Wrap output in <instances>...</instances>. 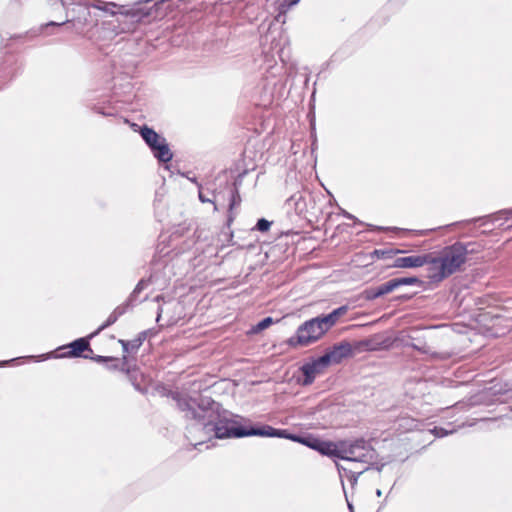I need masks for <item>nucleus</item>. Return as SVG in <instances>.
Segmentation results:
<instances>
[{"label":"nucleus","mask_w":512,"mask_h":512,"mask_svg":"<svg viewBox=\"0 0 512 512\" xmlns=\"http://www.w3.org/2000/svg\"><path fill=\"white\" fill-rule=\"evenodd\" d=\"M171 397L186 420L193 421L195 427L207 434L213 433L217 439H239L251 436L283 438L300 443L323 456L336 458L338 442L323 440L312 433H291L288 429L274 428L268 424L243 426L238 419L246 422L250 420L233 414L224 409L219 402L202 394L189 396L172 392Z\"/></svg>","instance_id":"1"},{"label":"nucleus","mask_w":512,"mask_h":512,"mask_svg":"<svg viewBox=\"0 0 512 512\" xmlns=\"http://www.w3.org/2000/svg\"><path fill=\"white\" fill-rule=\"evenodd\" d=\"M247 173L248 170L245 169L233 181H230L227 173L222 172L215 177L213 182L207 184V191L213 196L214 211H218L226 205L228 207L227 226L234 221L233 210L241 204L239 189Z\"/></svg>","instance_id":"2"},{"label":"nucleus","mask_w":512,"mask_h":512,"mask_svg":"<svg viewBox=\"0 0 512 512\" xmlns=\"http://www.w3.org/2000/svg\"><path fill=\"white\" fill-rule=\"evenodd\" d=\"M378 454L371 446L370 442L364 438L355 440H344L338 442L337 459L347 462H359L373 465L377 460Z\"/></svg>","instance_id":"3"},{"label":"nucleus","mask_w":512,"mask_h":512,"mask_svg":"<svg viewBox=\"0 0 512 512\" xmlns=\"http://www.w3.org/2000/svg\"><path fill=\"white\" fill-rule=\"evenodd\" d=\"M329 330L321 315H318L304 321L295 334L286 340V344L291 348L306 347L320 340Z\"/></svg>","instance_id":"4"},{"label":"nucleus","mask_w":512,"mask_h":512,"mask_svg":"<svg viewBox=\"0 0 512 512\" xmlns=\"http://www.w3.org/2000/svg\"><path fill=\"white\" fill-rule=\"evenodd\" d=\"M91 339L92 338H90V334H89L86 337H80V338L73 340L72 342H70L68 344L62 345L57 348V351H63V350H66V351L62 352L59 355L56 354L55 351H51L48 353L40 354L38 356L17 357V358H13L11 360L0 361V367L6 366L11 362H14V361H17L20 359H29V360L33 359L37 362H41V361H45V360H48L51 358H79V357L83 358V356L86 355V354H84L85 351L92 353V349L90 346Z\"/></svg>","instance_id":"5"},{"label":"nucleus","mask_w":512,"mask_h":512,"mask_svg":"<svg viewBox=\"0 0 512 512\" xmlns=\"http://www.w3.org/2000/svg\"><path fill=\"white\" fill-rule=\"evenodd\" d=\"M439 273L436 279H446L458 270L467 261V251L464 243L457 241L449 246L444 247L440 256Z\"/></svg>","instance_id":"6"},{"label":"nucleus","mask_w":512,"mask_h":512,"mask_svg":"<svg viewBox=\"0 0 512 512\" xmlns=\"http://www.w3.org/2000/svg\"><path fill=\"white\" fill-rule=\"evenodd\" d=\"M138 133L158 162L168 163L173 159V152L166 138L154 128L144 124L139 127Z\"/></svg>","instance_id":"7"},{"label":"nucleus","mask_w":512,"mask_h":512,"mask_svg":"<svg viewBox=\"0 0 512 512\" xmlns=\"http://www.w3.org/2000/svg\"><path fill=\"white\" fill-rule=\"evenodd\" d=\"M61 2V5L63 7H66L67 5H73L74 7L71 9V12L74 13V15L69 19L67 18L64 21L61 22H55L50 21L46 23L43 27H60L62 25H65L68 22H75L77 21L79 24L86 25L89 22V18L91 17L90 8L91 5L88 3H82L80 0H59Z\"/></svg>","instance_id":"8"},{"label":"nucleus","mask_w":512,"mask_h":512,"mask_svg":"<svg viewBox=\"0 0 512 512\" xmlns=\"http://www.w3.org/2000/svg\"><path fill=\"white\" fill-rule=\"evenodd\" d=\"M329 365L321 356L312 358L309 362L304 363L300 366L299 371L302 373L303 378L298 380V383L302 386L311 385L316 376L321 374Z\"/></svg>","instance_id":"9"},{"label":"nucleus","mask_w":512,"mask_h":512,"mask_svg":"<svg viewBox=\"0 0 512 512\" xmlns=\"http://www.w3.org/2000/svg\"><path fill=\"white\" fill-rule=\"evenodd\" d=\"M352 355V345L347 341H342L340 343L335 344L330 349L326 350L322 357L330 366L331 364H339L344 358H347Z\"/></svg>","instance_id":"10"},{"label":"nucleus","mask_w":512,"mask_h":512,"mask_svg":"<svg viewBox=\"0 0 512 512\" xmlns=\"http://www.w3.org/2000/svg\"><path fill=\"white\" fill-rule=\"evenodd\" d=\"M312 200V195L307 191H298L286 200L289 208H294L295 213L299 216L305 215L308 210V202Z\"/></svg>","instance_id":"11"},{"label":"nucleus","mask_w":512,"mask_h":512,"mask_svg":"<svg viewBox=\"0 0 512 512\" xmlns=\"http://www.w3.org/2000/svg\"><path fill=\"white\" fill-rule=\"evenodd\" d=\"M409 339L411 342L406 344L407 347H411L412 349L417 350L422 354H428L431 359L447 360L450 358V354L447 352L431 351L430 347L424 341H421L411 335H409Z\"/></svg>","instance_id":"12"},{"label":"nucleus","mask_w":512,"mask_h":512,"mask_svg":"<svg viewBox=\"0 0 512 512\" xmlns=\"http://www.w3.org/2000/svg\"><path fill=\"white\" fill-rule=\"evenodd\" d=\"M428 258L424 256V254L421 255H411V256H405V257H398L394 260L393 264L390 266L392 268H418L422 267L423 265L428 262Z\"/></svg>","instance_id":"13"},{"label":"nucleus","mask_w":512,"mask_h":512,"mask_svg":"<svg viewBox=\"0 0 512 512\" xmlns=\"http://www.w3.org/2000/svg\"><path fill=\"white\" fill-rule=\"evenodd\" d=\"M395 290L392 279L375 287H368L363 291V296L368 301H373Z\"/></svg>","instance_id":"14"},{"label":"nucleus","mask_w":512,"mask_h":512,"mask_svg":"<svg viewBox=\"0 0 512 512\" xmlns=\"http://www.w3.org/2000/svg\"><path fill=\"white\" fill-rule=\"evenodd\" d=\"M148 330L140 332L136 338L132 340H119V343L122 346V349L125 353L136 352L146 340L148 335Z\"/></svg>","instance_id":"15"},{"label":"nucleus","mask_w":512,"mask_h":512,"mask_svg":"<svg viewBox=\"0 0 512 512\" xmlns=\"http://www.w3.org/2000/svg\"><path fill=\"white\" fill-rule=\"evenodd\" d=\"M424 256H426L428 258V262H426L425 265H428V278L430 280L431 283H438V282H441L443 279H436V276L438 275L439 273V267H440V262H437L439 261V258L438 257H433L431 254H424Z\"/></svg>","instance_id":"16"},{"label":"nucleus","mask_w":512,"mask_h":512,"mask_svg":"<svg viewBox=\"0 0 512 512\" xmlns=\"http://www.w3.org/2000/svg\"><path fill=\"white\" fill-rule=\"evenodd\" d=\"M347 311H348V306L342 305V306L332 310L328 314H321V317L323 318V321H325V323L327 324L329 329H331L336 324L338 319L342 315H344Z\"/></svg>","instance_id":"17"},{"label":"nucleus","mask_w":512,"mask_h":512,"mask_svg":"<svg viewBox=\"0 0 512 512\" xmlns=\"http://www.w3.org/2000/svg\"><path fill=\"white\" fill-rule=\"evenodd\" d=\"M392 281H393V285H394L395 289H397L401 286L416 285L419 287H423V285H424V281L416 276L392 278Z\"/></svg>","instance_id":"18"},{"label":"nucleus","mask_w":512,"mask_h":512,"mask_svg":"<svg viewBox=\"0 0 512 512\" xmlns=\"http://www.w3.org/2000/svg\"><path fill=\"white\" fill-rule=\"evenodd\" d=\"M355 348L358 350L364 349L367 351H374L381 348V343L376 339V337L367 338L357 342Z\"/></svg>","instance_id":"19"},{"label":"nucleus","mask_w":512,"mask_h":512,"mask_svg":"<svg viewBox=\"0 0 512 512\" xmlns=\"http://www.w3.org/2000/svg\"><path fill=\"white\" fill-rule=\"evenodd\" d=\"M85 359H90L96 363H108V362H115L112 366L109 367V369L116 370L118 368L117 361L118 359L112 356H102V355H85L83 356Z\"/></svg>","instance_id":"20"},{"label":"nucleus","mask_w":512,"mask_h":512,"mask_svg":"<svg viewBox=\"0 0 512 512\" xmlns=\"http://www.w3.org/2000/svg\"><path fill=\"white\" fill-rule=\"evenodd\" d=\"M119 318H120V316L113 310L111 312V314L108 316V318L106 319V321L103 324H101L94 332H92L90 334V338H94L99 333H101L104 329L113 325Z\"/></svg>","instance_id":"21"},{"label":"nucleus","mask_w":512,"mask_h":512,"mask_svg":"<svg viewBox=\"0 0 512 512\" xmlns=\"http://www.w3.org/2000/svg\"><path fill=\"white\" fill-rule=\"evenodd\" d=\"M90 5L92 8H96L100 11H103V12L111 14V15L115 14V11L113 10V8L117 7V4H115L114 2H104L101 0H96L93 3H91Z\"/></svg>","instance_id":"22"},{"label":"nucleus","mask_w":512,"mask_h":512,"mask_svg":"<svg viewBox=\"0 0 512 512\" xmlns=\"http://www.w3.org/2000/svg\"><path fill=\"white\" fill-rule=\"evenodd\" d=\"M157 281V274L151 273L149 277L142 278L138 281V283L135 286V290L137 292H142L144 289H146L150 284H154Z\"/></svg>","instance_id":"23"},{"label":"nucleus","mask_w":512,"mask_h":512,"mask_svg":"<svg viewBox=\"0 0 512 512\" xmlns=\"http://www.w3.org/2000/svg\"><path fill=\"white\" fill-rule=\"evenodd\" d=\"M274 320L271 316L264 317L256 325L252 326L251 333H259L273 324Z\"/></svg>","instance_id":"24"},{"label":"nucleus","mask_w":512,"mask_h":512,"mask_svg":"<svg viewBox=\"0 0 512 512\" xmlns=\"http://www.w3.org/2000/svg\"><path fill=\"white\" fill-rule=\"evenodd\" d=\"M402 250H393V249H375L372 252L373 256H376L379 259H388L392 258L394 255L398 253H402Z\"/></svg>","instance_id":"25"},{"label":"nucleus","mask_w":512,"mask_h":512,"mask_svg":"<svg viewBox=\"0 0 512 512\" xmlns=\"http://www.w3.org/2000/svg\"><path fill=\"white\" fill-rule=\"evenodd\" d=\"M478 220H482L483 221V224H486L488 221L492 222V223H495L499 220H505V214H500V210L495 212V213H492L490 215H487V216H484V217H480V218H475V219H472L471 221L475 222V221H478Z\"/></svg>","instance_id":"26"},{"label":"nucleus","mask_w":512,"mask_h":512,"mask_svg":"<svg viewBox=\"0 0 512 512\" xmlns=\"http://www.w3.org/2000/svg\"><path fill=\"white\" fill-rule=\"evenodd\" d=\"M198 198L202 203H211L213 204V196H211L207 191V185L203 187L202 185H198Z\"/></svg>","instance_id":"27"},{"label":"nucleus","mask_w":512,"mask_h":512,"mask_svg":"<svg viewBox=\"0 0 512 512\" xmlns=\"http://www.w3.org/2000/svg\"><path fill=\"white\" fill-rule=\"evenodd\" d=\"M272 225V221L267 220L266 218H260L257 220L256 225L254 226L253 230L259 231V232H267Z\"/></svg>","instance_id":"28"},{"label":"nucleus","mask_w":512,"mask_h":512,"mask_svg":"<svg viewBox=\"0 0 512 512\" xmlns=\"http://www.w3.org/2000/svg\"><path fill=\"white\" fill-rule=\"evenodd\" d=\"M367 227L370 231H394V232H407L408 230L398 228V227H384V226H377L373 224H367Z\"/></svg>","instance_id":"29"},{"label":"nucleus","mask_w":512,"mask_h":512,"mask_svg":"<svg viewBox=\"0 0 512 512\" xmlns=\"http://www.w3.org/2000/svg\"><path fill=\"white\" fill-rule=\"evenodd\" d=\"M431 432L435 435L437 438H442L445 436H448L449 434H452L455 432V429H446L444 427L435 426Z\"/></svg>","instance_id":"30"},{"label":"nucleus","mask_w":512,"mask_h":512,"mask_svg":"<svg viewBox=\"0 0 512 512\" xmlns=\"http://www.w3.org/2000/svg\"><path fill=\"white\" fill-rule=\"evenodd\" d=\"M369 469H370V466H367L366 468H364L360 471L349 472V477L346 479L350 482L351 486L354 487L358 482L359 476Z\"/></svg>","instance_id":"31"},{"label":"nucleus","mask_w":512,"mask_h":512,"mask_svg":"<svg viewBox=\"0 0 512 512\" xmlns=\"http://www.w3.org/2000/svg\"><path fill=\"white\" fill-rule=\"evenodd\" d=\"M464 247L466 248L467 256L469 254L478 253L481 250V245L476 242L464 243Z\"/></svg>","instance_id":"32"},{"label":"nucleus","mask_w":512,"mask_h":512,"mask_svg":"<svg viewBox=\"0 0 512 512\" xmlns=\"http://www.w3.org/2000/svg\"><path fill=\"white\" fill-rule=\"evenodd\" d=\"M140 292H137L135 289L129 294L127 299L125 300L128 304L131 305L132 308H134L138 303H141L142 301H138V296Z\"/></svg>","instance_id":"33"},{"label":"nucleus","mask_w":512,"mask_h":512,"mask_svg":"<svg viewBox=\"0 0 512 512\" xmlns=\"http://www.w3.org/2000/svg\"><path fill=\"white\" fill-rule=\"evenodd\" d=\"M133 309L130 304H128L126 301H124L122 304L118 305L114 311L121 317L125 313H127L129 310Z\"/></svg>","instance_id":"34"},{"label":"nucleus","mask_w":512,"mask_h":512,"mask_svg":"<svg viewBox=\"0 0 512 512\" xmlns=\"http://www.w3.org/2000/svg\"><path fill=\"white\" fill-rule=\"evenodd\" d=\"M336 466H337V470L339 472V475L341 477V479L343 478H348L349 477V472H354L352 469L350 468H347L341 464H338L336 463Z\"/></svg>","instance_id":"35"},{"label":"nucleus","mask_w":512,"mask_h":512,"mask_svg":"<svg viewBox=\"0 0 512 512\" xmlns=\"http://www.w3.org/2000/svg\"><path fill=\"white\" fill-rule=\"evenodd\" d=\"M92 110H93V112L103 115V116H112L113 115L112 112L106 111L103 107H101L99 105H93Z\"/></svg>","instance_id":"36"},{"label":"nucleus","mask_w":512,"mask_h":512,"mask_svg":"<svg viewBox=\"0 0 512 512\" xmlns=\"http://www.w3.org/2000/svg\"><path fill=\"white\" fill-rule=\"evenodd\" d=\"M341 215H343V217H345L347 219L353 220L355 222V224H359V225L364 224L362 221H360L358 218H356L354 215H352L351 213L347 212L344 209H341Z\"/></svg>","instance_id":"37"},{"label":"nucleus","mask_w":512,"mask_h":512,"mask_svg":"<svg viewBox=\"0 0 512 512\" xmlns=\"http://www.w3.org/2000/svg\"><path fill=\"white\" fill-rule=\"evenodd\" d=\"M412 297H413V294H403V295L396 296L394 298V300L400 301V302H405V301L410 300Z\"/></svg>","instance_id":"38"},{"label":"nucleus","mask_w":512,"mask_h":512,"mask_svg":"<svg viewBox=\"0 0 512 512\" xmlns=\"http://www.w3.org/2000/svg\"><path fill=\"white\" fill-rule=\"evenodd\" d=\"M500 214H505V221H512V208L502 209L500 210Z\"/></svg>","instance_id":"39"},{"label":"nucleus","mask_w":512,"mask_h":512,"mask_svg":"<svg viewBox=\"0 0 512 512\" xmlns=\"http://www.w3.org/2000/svg\"><path fill=\"white\" fill-rule=\"evenodd\" d=\"M165 312V308L163 306H159L158 309H157V317H156V321L159 322L161 317H162V314Z\"/></svg>","instance_id":"40"},{"label":"nucleus","mask_w":512,"mask_h":512,"mask_svg":"<svg viewBox=\"0 0 512 512\" xmlns=\"http://www.w3.org/2000/svg\"><path fill=\"white\" fill-rule=\"evenodd\" d=\"M341 482H343V480ZM342 486H343V489L345 490L344 483H342ZM344 493H346V492L344 491ZM345 497H347V494H345ZM346 501H347V506H348L349 511L354 512L353 504L349 502L348 498H346Z\"/></svg>","instance_id":"41"},{"label":"nucleus","mask_w":512,"mask_h":512,"mask_svg":"<svg viewBox=\"0 0 512 512\" xmlns=\"http://www.w3.org/2000/svg\"><path fill=\"white\" fill-rule=\"evenodd\" d=\"M167 306H173V308H178L179 307V304L174 302L173 300H169L168 302L165 303Z\"/></svg>","instance_id":"42"},{"label":"nucleus","mask_w":512,"mask_h":512,"mask_svg":"<svg viewBox=\"0 0 512 512\" xmlns=\"http://www.w3.org/2000/svg\"><path fill=\"white\" fill-rule=\"evenodd\" d=\"M177 322V318H174V317H170L168 320H167V323L166 325H173Z\"/></svg>","instance_id":"43"},{"label":"nucleus","mask_w":512,"mask_h":512,"mask_svg":"<svg viewBox=\"0 0 512 512\" xmlns=\"http://www.w3.org/2000/svg\"><path fill=\"white\" fill-rule=\"evenodd\" d=\"M300 0H288L289 6H294L299 3Z\"/></svg>","instance_id":"44"},{"label":"nucleus","mask_w":512,"mask_h":512,"mask_svg":"<svg viewBox=\"0 0 512 512\" xmlns=\"http://www.w3.org/2000/svg\"><path fill=\"white\" fill-rule=\"evenodd\" d=\"M164 300V296L163 295H157L155 298H154V301L156 302H160V301H163Z\"/></svg>","instance_id":"45"},{"label":"nucleus","mask_w":512,"mask_h":512,"mask_svg":"<svg viewBox=\"0 0 512 512\" xmlns=\"http://www.w3.org/2000/svg\"><path fill=\"white\" fill-rule=\"evenodd\" d=\"M434 230H435V229H430V230L420 231V232H419V234H420V235H427V234H428V232H430V231H434Z\"/></svg>","instance_id":"46"},{"label":"nucleus","mask_w":512,"mask_h":512,"mask_svg":"<svg viewBox=\"0 0 512 512\" xmlns=\"http://www.w3.org/2000/svg\"><path fill=\"white\" fill-rule=\"evenodd\" d=\"M376 495L377 497H381L382 496V490L381 489H376Z\"/></svg>","instance_id":"47"},{"label":"nucleus","mask_w":512,"mask_h":512,"mask_svg":"<svg viewBox=\"0 0 512 512\" xmlns=\"http://www.w3.org/2000/svg\"><path fill=\"white\" fill-rule=\"evenodd\" d=\"M461 222H455V223H451L449 225H446L445 227L448 228V227H451V226H456L458 224H460Z\"/></svg>","instance_id":"48"},{"label":"nucleus","mask_w":512,"mask_h":512,"mask_svg":"<svg viewBox=\"0 0 512 512\" xmlns=\"http://www.w3.org/2000/svg\"><path fill=\"white\" fill-rule=\"evenodd\" d=\"M383 467H384V465H383V464L378 465V466H376V470H377L378 472H380V471L382 470V468H383Z\"/></svg>","instance_id":"49"},{"label":"nucleus","mask_w":512,"mask_h":512,"mask_svg":"<svg viewBox=\"0 0 512 512\" xmlns=\"http://www.w3.org/2000/svg\"><path fill=\"white\" fill-rule=\"evenodd\" d=\"M384 506H385V502H382L377 512H379Z\"/></svg>","instance_id":"50"},{"label":"nucleus","mask_w":512,"mask_h":512,"mask_svg":"<svg viewBox=\"0 0 512 512\" xmlns=\"http://www.w3.org/2000/svg\"><path fill=\"white\" fill-rule=\"evenodd\" d=\"M192 182H195L198 185H200L197 181H196V178L192 179Z\"/></svg>","instance_id":"51"}]
</instances>
